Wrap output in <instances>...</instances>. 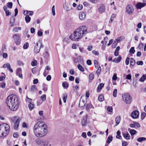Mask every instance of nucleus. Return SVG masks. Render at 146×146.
Listing matches in <instances>:
<instances>
[{"label": "nucleus", "mask_w": 146, "mask_h": 146, "mask_svg": "<svg viewBox=\"0 0 146 146\" xmlns=\"http://www.w3.org/2000/svg\"><path fill=\"white\" fill-rule=\"evenodd\" d=\"M47 126L44 123L40 121L35 125L33 131L35 135L38 137L45 136L47 133Z\"/></svg>", "instance_id": "f257e3e1"}, {"label": "nucleus", "mask_w": 146, "mask_h": 146, "mask_svg": "<svg viewBox=\"0 0 146 146\" xmlns=\"http://www.w3.org/2000/svg\"><path fill=\"white\" fill-rule=\"evenodd\" d=\"M87 28L85 26H81L75 31L70 36L69 38L73 41H78L87 34Z\"/></svg>", "instance_id": "f03ea898"}, {"label": "nucleus", "mask_w": 146, "mask_h": 146, "mask_svg": "<svg viewBox=\"0 0 146 146\" xmlns=\"http://www.w3.org/2000/svg\"><path fill=\"white\" fill-rule=\"evenodd\" d=\"M6 103L12 111L16 110L18 108L19 102L17 96L15 95H11L7 98Z\"/></svg>", "instance_id": "7ed1b4c3"}, {"label": "nucleus", "mask_w": 146, "mask_h": 146, "mask_svg": "<svg viewBox=\"0 0 146 146\" xmlns=\"http://www.w3.org/2000/svg\"><path fill=\"white\" fill-rule=\"evenodd\" d=\"M10 130L9 125L6 123L0 125V137L6 136L8 135Z\"/></svg>", "instance_id": "20e7f679"}, {"label": "nucleus", "mask_w": 146, "mask_h": 146, "mask_svg": "<svg viewBox=\"0 0 146 146\" xmlns=\"http://www.w3.org/2000/svg\"><path fill=\"white\" fill-rule=\"evenodd\" d=\"M122 98L123 102L127 104H130L132 101V98L128 93L123 94L122 96Z\"/></svg>", "instance_id": "39448f33"}, {"label": "nucleus", "mask_w": 146, "mask_h": 146, "mask_svg": "<svg viewBox=\"0 0 146 146\" xmlns=\"http://www.w3.org/2000/svg\"><path fill=\"white\" fill-rule=\"evenodd\" d=\"M11 120L12 122L14 123L13 126L14 129H17L21 120L20 118L18 116L13 117L11 118Z\"/></svg>", "instance_id": "423d86ee"}, {"label": "nucleus", "mask_w": 146, "mask_h": 146, "mask_svg": "<svg viewBox=\"0 0 146 146\" xmlns=\"http://www.w3.org/2000/svg\"><path fill=\"white\" fill-rule=\"evenodd\" d=\"M35 141L37 145L40 146H47L48 144V141L47 140H44L41 139L37 138Z\"/></svg>", "instance_id": "0eeeda50"}, {"label": "nucleus", "mask_w": 146, "mask_h": 146, "mask_svg": "<svg viewBox=\"0 0 146 146\" xmlns=\"http://www.w3.org/2000/svg\"><path fill=\"white\" fill-rule=\"evenodd\" d=\"M13 38L15 42L17 45H18L20 44L21 40L19 35L15 34L13 35Z\"/></svg>", "instance_id": "6e6552de"}, {"label": "nucleus", "mask_w": 146, "mask_h": 146, "mask_svg": "<svg viewBox=\"0 0 146 146\" xmlns=\"http://www.w3.org/2000/svg\"><path fill=\"white\" fill-rule=\"evenodd\" d=\"M126 12L129 14H131L133 11V7L131 5H128L126 8Z\"/></svg>", "instance_id": "1a4fd4ad"}, {"label": "nucleus", "mask_w": 146, "mask_h": 146, "mask_svg": "<svg viewBox=\"0 0 146 146\" xmlns=\"http://www.w3.org/2000/svg\"><path fill=\"white\" fill-rule=\"evenodd\" d=\"M131 115L133 118H137L139 117V113L137 110L134 111L131 113Z\"/></svg>", "instance_id": "9d476101"}, {"label": "nucleus", "mask_w": 146, "mask_h": 146, "mask_svg": "<svg viewBox=\"0 0 146 146\" xmlns=\"http://www.w3.org/2000/svg\"><path fill=\"white\" fill-rule=\"evenodd\" d=\"M63 7L65 10L67 11H69L72 9L71 6L68 3H65Z\"/></svg>", "instance_id": "9b49d317"}, {"label": "nucleus", "mask_w": 146, "mask_h": 146, "mask_svg": "<svg viewBox=\"0 0 146 146\" xmlns=\"http://www.w3.org/2000/svg\"><path fill=\"white\" fill-rule=\"evenodd\" d=\"M86 103V102L82 99V96L80 101L79 106L80 108L84 107Z\"/></svg>", "instance_id": "f8f14e48"}, {"label": "nucleus", "mask_w": 146, "mask_h": 146, "mask_svg": "<svg viewBox=\"0 0 146 146\" xmlns=\"http://www.w3.org/2000/svg\"><path fill=\"white\" fill-rule=\"evenodd\" d=\"M40 46H38V43H36L34 47V52L35 53H38L40 51Z\"/></svg>", "instance_id": "ddd939ff"}, {"label": "nucleus", "mask_w": 146, "mask_h": 146, "mask_svg": "<svg viewBox=\"0 0 146 146\" xmlns=\"http://www.w3.org/2000/svg\"><path fill=\"white\" fill-rule=\"evenodd\" d=\"M146 5V3H141L139 2L136 5V7L137 9H141V8L145 7Z\"/></svg>", "instance_id": "4468645a"}, {"label": "nucleus", "mask_w": 146, "mask_h": 146, "mask_svg": "<svg viewBox=\"0 0 146 146\" xmlns=\"http://www.w3.org/2000/svg\"><path fill=\"white\" fill-rule=\"evenodd\" d=\"M4 68H7V69L11 72H13V69L11 68L10 65L9 63H6L4 64L3 66Z\"/></svg>", "instance_id": "2eb2a0df"}, {"label": "nucleus", "mask_w": 146, "mask_h": 146, "mask_svg": "<svg viewBox=\"0 0 146 146\" xmlns=\"http://www.w3.org/2000/svg\"><path fill=\"white\" fill-rule=\"evenodd\" d=\"M87 115L84 116L82 121V125L83 126L85 125L87 123Z\"/></svg>", "instance_id": "dca6fc26"}, {"label": "nucleus", "mask_w": 146, "mask_h": 146, "mask_svg": "<svg viewBox=\"0 0 146 146\" xmlns=\"http://www.w3.org/2000/svg\"><path fill=\"white\" fill-rule=\"evenodd\" d=\"M85 14L84 12H81L79 14V17L80 20H83L85 18Z\"/></svg>", "instance_id": "f3484780"}, {"label": "nucleus", "mask_w": 146, "mask_h": 146, "mask_svg": "<svg viewBox=\"0 0 146 146\" xmlns=\"http://www.w3.org/2000/svg\"><path fill=\"white\" fill-rule=\"evenodd\" d=\"M122 135L127 140H129L130 138V136L129 133L126 132V133H122Z\"/></svg>", "instance_id": "a211bd4d"}, {"label": "nucleus", "mask_w": 146, "mask_h": 146, "mask_svg": "<svg viewBox=\"0 0 146 146\" xmlns=\"http://www.w3.org/2000/svg\"><path fill=\"white\" fill-rule=\"evenodd\" d=\"M98 11L101 13H102L104 12L105 11V7L104 6L101 5L99 8L98 9Z\"/></svg>", "instance_id": "6ab92c4d"}, {"label": "nucleus", "mask_w": 146, "mask_h": 146, "mask_svg": "<svg viewBox=\"0 0 146 146\" xmlns=\"http://www.w3.org/2000/svg\"><path fill=\"white\" fill-rule=\"evenodd\" d=\"M124 38V37L122 36L118 37L115 40L117 43L123 40Z\"/></svg>", "instance_id": "aec40b11"}, {"label": "nucleus", "mask_w": 146, "mask_h": 146, "mask_svg": "<svg viewBox=\"0 0 146 146\" xmlns=\"http://www.w3.org/2000/svg\"><path fill=\"white\" fill-rule=\"evenodd\" d=\"M6 47L5 46H2L1 50L0 52V55H1L2 54L5 52L6 51Z\"/></svg>", "instance_id": "412c9836"}, {"label": "nucleus", "mask_w": 146, "mask_h": 146, "mask_svg": "<svg viewBox=\"0 0 146 146\" xmlns=\"http://www.w3.org/2000/svg\"><path fill=\"white\" fill-rule=\"evenodd\" d=\"M112 136H109L107 138L106 142L108 144H109L112 141Z\"/></svg>", "instance_id": "4be33fe9"}, {"label": "nucleus", "mask_w": 146, "mask_h": 146, "mask_svg": "<svg viewBox=\"0 0 146 146\" xmlns=\"http://www.w3.org/2000/svg\"><path fill=\"white\" fill-rule=\"evenodd\" d=\"M26 11V14L25 15L26 16L32 15L33 14V12L32 11Z\"/></svg>", "instance_id": "5701e85b"}, {"label": "nucleus", "mask_w": 146, "mask_h": 146, "mask_svg": "<svg viewBox=\"0 0 146 146\" xmlns=\"http://www.w3.org/2000/svg\"><path fill=\"white\" fill-rule=\"evenodd\" d=\"M25 20L27 23H29L31 20V17L28 16H26L25 17Z\"/></svg>", "instance_id": "b1692460"}, {"label": "nucleus", "mask_w": 146, "mask_h": 146, "mask_svg": "<svg viewBox=\"0 0 146 146\" xmlns=\"http://www.w3.org/2000/svg\"><path fill=\"white\" fill-rule=\"evenodd\" d=\"M135 63V61L134 59L133 58H130V65L132 66L134 65Z\"/></svg>", "instance_id": "393cba45"}, {"label": "nucleus", "mask_w": 146, "mask_h": 146, "mask_svg": "<svg viewBox=\"0 0 146 146\" xmlns=\"http://www.w3.org/2000/svg\"><path fill=\"white\" fill-rule=\"evenodd\" d=\"M120 119V117L119 116H117L116 117L115 121L117 125H118L119 123Z\"/></svg>", "instance_id": "a878e982"}, {"label": "nucleus", "mask_w": 146, "mask_h": 146, "mask_svg": "<svg viewBox=\"0 0 146 146\" xmlns=\"http://www.w3.org/2000/svg\"><path fill=\"white\" fill-rule=\"evenodd\" d=\"M146 140V138L144 137H141L138 138L137 139V141L139 142H141L143 141H145Z\"/></svg>", "instance_id": "bb28decb"}, {"label": "nucleus", "mask_w": 146, "mask_h": 146, "mask_svg": "<svg viewBox=\"0 0 146 146\" xmlns=\"http://www.w3.org/2000/svg\"><path fill=\"white\" fill-rule=\"evenodd\" d=\"M37 88L35 85H33L31 86V92H34L36 91Z\"/></svg>", "instance_id": "cd10ccee"}, {"label": "nucleus", "mask_w": 146, "mask_h": 146, "mask_svg": "<svg viewBox=\"0 0 146 146\" xmlns=\"http://www.w3.org/2000/svg\"><path fill=\"white\" fill-rule=\"evenodd\" d=\"M104 86V84L103 83H101L99 84V85L98 86L97 89L98 90H101L102 88H103Z\"/></svg>", "instance_id": "c85d7f7f"}, {"label": "nucleus", "mask_w": 146, "mask_h": 146, "mask_svg": "<svg viewBox=\"0 0 146 146\" xmlns=\"http://www.w3.org/2000/svg\"><path fill=\"white\" fill-rule=\"evenodd\" d=\"M92 107V105L91 104H87L86 105V110H89V109Z\"/></svg>", "instance_id": "c756f323"}, {"label": "nucleus", "mask_w": 146, "mask_h": 146, "mask_svg": "<svg viewBox=\"0 0 146 146\" xmlns=\"http://www.w3.org/2000/svg\"><path fill=\"white\" fill-rule=\"evenodd\" d=\"M35 105L33 104V103H30L29 104V109L31 110L34 108Z\"/></svg>", "instance_id": "7c9ffc66"}, {"label": "nucleus", "mask_w": 146, "mask_h": 146, "mask_svg": "<svg viewBox=\"0 0 146 146\" xmlns=\"http://www.w3.org/2000/svg\"><path fill=\"white\" fill-rule=\"evenodd\" d=\"M67 96V94L66 93H65L63 94V99L64 103H65L66 102Z\"/></svg>", "instance_id": "2f4dec72"}, {"label": "nucleus", "mask_w": 146, "mask_h": 146, "mask_svg": "<svg viewBox=\"0 0 146 146\" xmlns=\"http://www.w3.org/2000/svg\"><path fill=\"white\" fill-rule=\"evenodd\" d=\"M63 87L65 88H67L68 87V84L66 82H64L62 84Z\"/></svg>", "instance_id": "473e14b6"}, {"label": "nucleus", "mask_w": 146, "mask_h": 146, "mask_svg": "<svg viewBox=\"0 0 146 146\" xmlns=\"http://www.w3.org/2000/svg\"><path fill=\"white\" fill-rule=\"evenodd\" d=\"M77 67L79 69V70H80L81 72H83L84 71V68L81 65H78Z\"/></svg>", "instance_id": "72a5a7b5"}, {"label": "nucleus", "mask_w": 146, "mask_h": 146, "mask_svg": "<svg viewBox=\"0 0 146 146\" xmlns=\"http://www.w3.org/2000/svg\"><path fill=\"white\" fill-rule=\"evenodd\" d=\"M145 79H146V76L145 75H143L139 79V81L140 82H143Z\"/></svg>", "instance_id": "f704fd0d"}, {"label": "nucleus", "mask_w": 146, "mask_h": 146, "mask_svg": "<svg viewBox=\"0 0 146 146\" xmlns=\"http://www.w3.org/2000/svg\"><path fill=\"white\" fill-rule=\"evenodd\" d=\"M129 132L131 135H133L136 134L137 131L135 130L131 129L130 131Z\"/></svg>", "instance_id": "c9c22d12"}, {"label": "nucleus", "mask_w": 146, "mask_h": 146, "mask_svg": "<svg viewBox=\"0 0 146 146\" xmlns=\"http://www.w3.org/2000/svg\"><path fill=\"white\" fill-rule=\"evenodd\" d=\"M29 46V44L28 42L25 43L23 46V48L25 49H26L28 48Z\"/></svg>", "instance_id": "e433bc0d"}, {"label": "nucleus", "mask_w": 146, "mask_h": 146, "mask_svg": "<svg viewBox=\"0 0 146 146\" xmlns=\"http://www.w3.org/2000/svg\"><path fill=\"white\" fill-rule=\"evenodd\" d=\"M98 100L100 102H102L104 100V97L103 96L100 95L98 97Z\"/></svg>", "instance_id": "4c0bfd02"}, {"label": "nucleus", "mask_w": 146, "mask_h": 146, "mask_svg": "<svg viewBox=\"0 0 146 146\" xmlns=\"http://www.w3.org/2000/svg\"><path fill=\"white\" fill-rule=\"evenodd\" d=\"M94 64L96 68H97L98 66V63L97 61L96 60H94Z\"/></svg>", "instance_id": "58836bf2"}, {"label": "nucleus", "mask_w": 146, "mask_h": 146, "mask_svg": "<svg viewBox=\"0 0 146 146\" xmlns=\"http://www.w3.org/2000/svg\"><path fill=\"white\" fill-rule=\"evenodd\" d=\"M117 42L115 40L112 45V48H115L117 45Z\"/></svg>", "instance_id": "ea45409f"}, {"label": "nucleus", "mask_w": 146, "mask_h": 146, "mask_svg": "<svg viewBox=\"0 0 146 146\" xmlns=\"http://www.w3.org/2000/svg\"><path fill=\"white\" fill-rule=\"evenodd\" d=\"M130 52L132 54H133L135 52V50H134V47H131L129 50Z\"/></svg>", "instance_id": "a19ab883"}, {"label": "nucleus", "mask_w": 146, "mask_h": 146, "mask_svg": "<svg viewBox=\"0 0 146 146\" xmlns=\"http://www.w3.org/2000/svg\"><path fill=\"white\" fill-rule=\"evenodd\" d=\"M117 90L116 89L114 90L113 92V96L114 97H116L117 96Z\"/></svg>", "instance_id": "79ce46f5"}, {"label": "nucleus", "mask_w": 146, "mask_h": 146, "mask_svg": "<svg viewBox=\"0 0 146 146\" xmlns=\"http://www.w3.org/2000/svg\"><path fill=\"white\" fill-rule=\"evenodd\" d=\"M133 123L134 124V125L136 126L138 128H139L140 127V125L137 122L135 121H133Z\"/></svg>", "instance_id": "37998d69"}, {"label": "nucleus", "mask_w": 146, "mask_h": 146, "mask_svg": "<svg viewBox=\"0 0 146 146\" xmlns=\"http://www.w3.org/2000/svg\"><path fill=\"white\" fill-rule=\"evenodd\" d=\"M31 65L33 66H36L37 64V61L36 60H34L31 62Z\"/></svg>", "instance_id": "c03bdc74"}, {"label": "nucleus", "mask_w": 146, "mask_h": 146, "mask_svg": "<svg viewBox=\"0 0 146 146\" xmlns=\"http://www.w3.org/2000/svg\"><path fill=\"white\" fill-rule=\"evenodd\" d=\"M146 115V113L145 112H143L142 113L141 115V119L143 120L145 118Z\"/></svg>", "instance_id": "a18cd8bd"}, {"label": "nucleus", "mask_w": 146, "mask_h": 146, "mask_svg": "<svg viewBox=\"0 0 146 146\" xmlns=\"http://www.w3.org/2000/svg\"><path fill=\"white\" fill-rule=\"evenodd\" d=\"M41 99L43 102L46 99V95L44 94L41 97Z\"/></svg>", "instance_id": "49530a36"}, {"label": "nucleus", "mask_w": 146, "mask_h": 146, "mask_svg": "<svg viewBox=\"0 0 146 146\" xmlns=\"http://www.w3.org/2000/svg\"><path fill=\"white\" fill-rule=\"evenodd\" d=\"M101 67L99 66L98 67V70H97L96 73H97L98 75H99L100 74V73L101 72Z\"/></svg>", "instance_id": "de8ad7c7"}, {"label": "nucleus", "mask_w": 146, "mask_h": 146, "mask_svg": "<svg viewBox=\"0 0 146 146\" xmlns=\"http://www.w3.org/2000/svg\"><path fill=\"white\" fill-rule=\"evenodd\" d=\"M89 78L90 80H93L94 78V75L93 73H91L89 74Z\"/></svg>", "instance_id": "09e8293b"}, {"label": "nucleus", "mask_w": 146, "mask_h": 146, "mask_svg": "<svg viewBox=\"0 0 146 146\" xmlns=\"http://www.w3.org/2000/svg\"><path fill=\"white\" fill-rule=\"evenodd\" d=\"M54 7V5H53L52 6V15L54 16L55 15Z\"/></svg>", "instance_id": "8fccbe9b"}, {"label": "nucleus", "mask_w": 146, "mask_h": 146, "mask_svg": "<svg viewBox=\"0 0 146 146\" xmlns=\"http://www.w3.org/2000/svg\"><path fill=\"white\" fill-rule=\"evenodd\" d=\"M129 60H130V58H129L127 57L126 58V59L125 60V63L126 64V65H128L129 64Z\"/></svg>", "instance_id": "3c124183"}, {"label": "nucleus", "mask_w": 146, "mask_h": 146, "mask_svg": "<svg viewBox=\"0 0 146 146\" xmlns=\"http://www.w3.org/2000/svg\"><path fill=\"white\" fill-rule=\"evenodd\" d=\"M7 5L9 8H11L12 7L13 3L12 2L8 3H7Z\"/></svg>", "instance_id": "603ef678"}, {"label": "nucleus", "mask_w": 146, "mask_h": 146, "mask_svg": "<svg viewBox=\"0 0 146 146\" xmlns=\"http://www.w3.org/2000/svg\"><path fill=\"white\" fill-rule=\"evenodd\" d=\"M108 111L110 112H111L113 110L112 107L111 106H110L108 107L107 108Z\"/></svg>", "instance_id": "864d4df0"}, {"label": "nucleus", "mask_w": 146, "mask_h": 146, "mask_svg": "<svg viewBox=\"0 0 146 146\" xmlns=\"http://www.w3.org/2000/svg\"><path fill=\"white\" fill-rule=\"evenodd\" d=\"M21 69L20 68H18L16 71V74L17 75H18V74H20V72H21Z\"/></svg>", "instance_id": "5fc2aeb1"}, {"label": "nucleus", "mask_w": 146, "mask_h": 146, "mask_svg": "<svg viewBox=\"0 0 146 146\" xmlns=\"http://www.w3.org/2000/svg\"><path fill=\"white\" fill-rule=\"evenodd\" d=\"M3 57L4 58H6L8 56V54L7 53H3L2 54V55Z\"/></svg>", "instance_id": "6e6d98bb"}, {"label": "nucleus", "mask_w": 146, "mask_h": 146, "mask_svg": "<svg viewBox=\"0 0 146 146\" xmlns=\"http://www.w3.org/2000/svg\"><path fill=\"white\" fill-rule=\"evenodd\" d=\"M83 7V6L82 5H79L77 7V9L78 10H81Z\"/></svg>", "instance_id": "4d7b16f0"}, {"label": "nucleus", "mask_w": 146, "mask_h": 146, "mask_svg": "<svg viewBox=\"0 0 146 146\" xmlns=\"http://www.w3.org/2000/svg\"><path fill=\"white\" fill-rule=\"evenodd\" d=\"M117 60V63H118L120 62L121 60V58L120 55L118 57L116 58Z\"/></svg>", "instance_id": "13d9d810"}, {"label": "nucleus", "mask_w": 146, "mask_h": 146, "mask_svg": "<svg viewBox=\"0 0 146 146\" xmlns=\"http://www.w3.org/2000/svg\"><path fill=\"white\" fill-rule=\"evenodd\" d=\"M73 88H74V91H76L78 90L79 88V87L78 85H76L75 86H73Z\"/></svg>", "instance_id": "bf43d9fd"}, {"label": "nucleus", "mask_w": 146, "mask_h": 146, "mask_svg": "<svg viewBox=\"0 0 146 146\" xmlns=\"http://www.w3.org/2000/svg\"><path fill=\"white\" fill-rule=\"evenodd\" d=\"M42 33L40 31H39L38 32L37 34L38 36H42Z\"/></svg>", "instance_id": "052dcab7"}, {"label": "nucleus", "mask_w": 146, "mask_h": 146, "mask_svg": "<svg viewBox=\"0 0 146 146\" xmlns=\"http://www.w3.org/2000/svg\"><path fill=\"white\" fill-rule=\"evenodd\" d=\"M137 64L138 65H142L143 64V62L142 61H139L137 62Z\"/></svg>", "instance_id": "680f3d73"}, {"label": "nucleus", "mask_w": 146, "mask_h": 146, "mask_svg": "<svg viewBox=\"0 0 146 146\" xmlns=\"http://www.w3.org/2000/svg\"><path fill=\"white\" fill-rule=\"evenodd\" d=\"M113 40L112 39H111L110 40L109 43L107 44V46H110L113 42Z\"/></svg>", "instance_id": "e2e57ef3"}, {"label": "nucleus", "mask_w": 146, "mask_h": 146, "mask_svg": "<svg viewBox=\"0 0 146 146\" xmlns=\"http://www.w3.org/2000/svg\"><path fill=\"white\" fill-rule=\"evenodd\" d=\"M19 135L17 132L14 133L13 135V137L15 138H17L18 136Z\"/></svg>", "instance_id": "0e129e2a"}, {"label": "nucleus", "mask_w": 146, "mask_h": 146, "mask_svg": "<svg viewBox=\"0 0 146 146\" xmlns=\"http://www.w3.org/2000/svg\"><path fill=\"white\" fill-rule=\"evenodd\" d=\"M5 13L6 15L7 16H8L9 15H11V13L9 12V11L8 10L7 11H6V12H5Z\"/></svg>", "instance_id": "69168bd1"}, {"label": "nucleus", "mask_w": 146, "mask_h": 146, "mask_svg": "<svg viewBox=\"0 0 146 146\" xmlns=\"http://www.w3.org/2000/svg\"><path fill=\"white\" fill-rule=\"evenodd\" d=\"M122 146H126L127 145V142L124 141H122Z\"/></svg>", "instance_id": "338daca9"}, {"label": "nucleus", "mask_w": 146, "mask_h": 146, "mask_svg": "<svg viewBox=\"0 0 146 146\" xmlns=\"http://www.w3.org/2000/svg\"><path fill=\"white\" fill-rule=\"evenodd\" d=\"M126 78L128 80H130L131 79V76L130 74L126 75Z\"/></svg>", "instance_id": "774afa93"}]
</instances>
